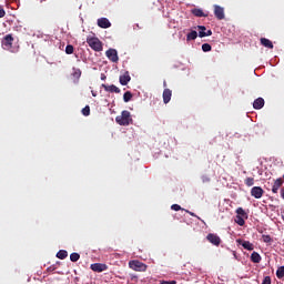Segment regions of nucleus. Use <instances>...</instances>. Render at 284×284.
Wrapping results in <instances>:
<instances>
[{"label": "nucleus", "mask_w": 284, "mask_h": 284, "mask_svg": "<svg viewBox=\"0 0 284 284\" xmlns=\"http://www.w3.org/2000/svg\"><path fill=\"white\" fill-rule=\"evenodd\" d=\"M1 45L2 49L7 50V52H11L12 54H17V52H19V45L14 44V37H12V33L2 38Z\"/></svg>", "instance_id": "1"}, {"label": "nucleus", "mask_w": 284, "mask_h": 284, "mask_svg": "<svg viewBox=\"0 0 284 284\" xmlns=\"http://www.w3.org/2000/svg\"><path fill=\"white\" fill-rule=\"evenodd\" d=\"M115 123H118V125H130V123H132V114L130 113V111L124 110L121 112V115H118L115 118Z\"/></svg>", "instance_id": "2"}, {"label": "nucleus", "mask_w": 284, "mask_h": 284, "mask_svg": "<svg viewBox=\"0 0 284 284\" xmlns=\"http://www.w3.org/2000/svg\"><path fill=\"white\" fill-rule=\"evenodd\" d=\"M87 43L91 47V50H94V52L103 51V42L97 37L88 38Z\"/></svg>", "instance_id": "3"}, {"label": "nucleus", "mask_w": 284, "mask_h": 284, "mask_svg": "<svg viewBox=\"0 0 284 284\" xmlns=\"http://www.w3.org/2000/svg\"><path fill=\"white\" fill-rule=\"evenodd\" d=\"M129 267L134 272H148V265L141 261L132 260L129 262Z\"/></svg>", "instance_id": "4"}, {"label": "nucleus", "mask_w": 284, "mask_h": 284, "mask_svg": "<svg viewBox=\"0 0 284 284\" xmlns=\"http://www.w3.org/2000/svg\"><path fill=\"white\" fill-rule=\"evenodd\" d=\"M105 55L112 63H119V52H116V49L106 50Z\"/></svg>", "instance_id": "5"}, {"label": "nucleus", "mask_w": 284, "mask_h": 284, "mask_svg": "<svg viewBox=\"0 0 284 284\" xmlns=\"http://www.w3.org/2000/svg\"><path fill=\"white\" fill-rule=\"evenodd\" d=\"M213 8H214L215 18L219 21H223V19H225V9L219 4L213 6Z\"/></svg>", "instance_id": "6"}, {"label": "nucleus", "mask_w": 284, "mask_h": 284, "mask_svg": "<svg viewBox=\"0 0 284 284\" xmlns=\"http://www.w3.org/2000/svg\"><path fill=\"white\" fill-rule=\"evenodd\" d=\"M206 241H209V243H211L212 245H215V247H219V245H221V237L214 233H209L206 235Z\"/></svg>", "instance_id": "7"}, {"label": "nucleus", "mask_w": 284, "mask_h": 284, "mask_svg": "<svg viewBox=\"0 0 284 284\" xmlns=\"http://www.w3.org/2000/svg\"><path fill=\"white\" fill-rule=\"evenodd\" d=\"M263 194H265V191H263V187L261 186H254L251 189V196H254V199H262Z\"/></svg>", "instance_id": "8"}, {"label": "nucleus", "mask_w": 284, "mask_h": 284, "mask_svg": "<svg viewBox=\"0 0 284 284\" xmlns=\"http://www.w3.org/2000/svg\"><path fill=\"white\" fill-rule=\"evenodd\" d=\"M236 243L237 245H242V247H244V250H247L248 252H252V250H254V244H252V242L250 241L237 239Z\"/></svg>", "instance_id": "9"}, {"label": "nucleus", "mask_w": 284, "mask_h": 284, "mask_svg": "<svg viewBox=\"0 0 284 284\" xmlns=\"http://www.w3.org/2000/svg\"><path fill=\"white\" fill-rule=\"evenodd\" d=\"M91 270L92 272H105L108 270V264H103V263H93L91 264Z\"/></svg>", "instance_id": "10"}, {"label": "nucleus", "mask_w": 284, "mask_h": 284, "mask_svg": "<svg viewBox=\"0 0 284 284\" xmlns=\"http://www.w3.org/2000/svg\"><path fill=\"white\" fill-rule=\"evenodd\" d=\"M283 178H278L274 180L273 186H272V192L273 194H278V190L283 186Z\"/></svg>", "instance_id": "11"}, {"label": "nucleus", "mask_w": 284, "mask_h": 284, "mask_svg": "<svg viewBox=\"0 0 284 284\" xmlns=\"http://www.w3.org/2000/svg\"><path fill=\"white\" fill-rule=\"evenodd\" d=\"M103 88V90L105 92H111V93H115V94H120L121 93V89H119L116 85L114 84H111V85H108V84H102L101 85Z\"/></svg>", "instance_id": "12"}, {"label": "nucleus", "mask_w": 284, "mask_h": 284, "mask_svg": "<svg viewBox=\"0 0 284 284\" xmlns=\"http://www.w3.org/2000/svg\"><path fill=\"white\" fill-rule=\"evenodd\" d=\"M98 26H99V28H102L104 30H106V28H112V23L110 22V20L108 18L98 19Z\"/></svg>", "instance_id": "13"}, {"label": "nucleus", "mask_w": 284, "mask_h": 284, "mask_svg": "<svg viewBox=\"0 0 284 284\" xmlns=\"http://www.w3.org/2000/svg\"><path fill=\"white\" fill-rule=\"evenodd\" d=\"M119 81L121 85H128L130 81H132V78L130 77V72L126 71L124 74L120 75Z\"/></svg>", "instance_id": "14"}, {"label": "nucleus", "mask_w": 284, "mask_h": 284, "mask_svg": "<svg viewBox=\"0 0 284 284\" xmlns=\"http://www.w3.org/2000/svg\"><path fill=\"white\" fill-rule=\"evenodd\" d=\"M264 105H265V100L263 98H257L253 102L254 110H262V108H264Z\"/></svg>", "instance_id": "15"}, {"label": "nucleus", "mask_w": 284, "mask_h": 284, "mask_svg": "<svg viewBox=\"0 0 284 284\" xmlns=\"http://www.w3.org/2000/svg\"><path fill=\"white\" fill-rule=\"evenodd\" d=\"M261 44L264 45V48H268V50H274V43L267 38H261Z\"/></svg>", "instance_id": "16"}, {"label": "nucleus", "mask_w": 284, "mask_h": 284, "mask_svg": "<svg viewBox=\"0 0 284 284\" xmlns=\"http://www.w3.org/2000/svg\"><path fill=\"white\" fill-rule=\"evenodd\" d=\"M169 101H172V90L164 89L163 91V102L168 104Z\"/></svg>", "instance_id": "17"}, {"label": "nucleus", "mask_w": 284, "mask_h": 284, "mask_svg": "<svg viewBox=\"0 0 284 284\" xmlns=\"http://www.w3.org/2000/svg\"><path fill=\"white\" fill-rule=\"evenodd\" d=\"M191 12L194 17H207V14H205V12L202 11V9L195 8L192 9Z\"/></svg>", "instance_id": "18"}, {"label": "nucleus", "mask_w": 284, "mask_h": 284, "mask_svg": "<svg viewBox=\"0 0 284 284\" xmlns=\"http://www.w3.org/2000/svg\"><path fill=\"white\" fill-rule=\"evenodd\" d=\"M251 261L252 263H261V254H258V252H253L251 254Z\"/></svg>", "instance_id": "19"}, {"label": "nucleus", "mask_w": 284, "mask_h": 284, "mask_svg": "<svg viewBox=\"0 0 284 284\" xmlns=\"http://www.w3.org/2000/svg\"><path fill=\"white\" fill-rule=\"evenodd\" d=\"M199 37V32L196 31H191L190 33L186 34V41H194Z\"/></svg>", "instance_id": "20"}, {"label": "nucleus", "mask_w": 284, "mask_h": 284, "mask_svg": "<svg viewBox=\"0 0 284 284\" xmlns=\"http://www.w3.org/2000/svg\"><path fill=\"white\" fill-rule=\"evenodd\" d=\"M57 258H60L61 261H63L64 258H68V251L65 250H60L57 253Z\"/></svg>", "instance_id": "21"}, {"label": "nucleus", "mask_w": 284, "mask_h": 284, "mask_svg": "<svg viewBox=\"0 0 284 284\" xmlns=\"http://www.w3.org/2000/svg\"><path fill=\"white\" fill-rule=\"evenodd\" d=\"M123 101H124V103H130V101H132V92L126 91V92L123 94Z\"/></svg>", "instance_id": "22"}, {"label": "nucleus", "mask_w": 284, "mask_h": 284, "mask_svg": "<svg viewBox=\"0 0 284 284\" xmlns=\"http://www.w3.org/2000/svg\"><path fill=\"white\" fill-rule=\"evenodd\" d=\"M79 258H81V255L79 253H71L70 254V261L72 263H77V261H79Z\"/></svg>", "instance_id": "23"}, {"label": "nucleus", "mask_w": 284, "mask_h": 284, "mask_svg": "<svg viewBox=\"0 0 284 284\" xmlns=\"http://www.w3.org/2000/svg\"><path fill=\"white\" fill-rule=\"evenodd\" d=\"M235 223H237V225H240L241 227H243V225H245V220L243 219V216L236 215Z\"/></svg>", "instance_id": "24"}, {"label": "nucleus", "mask_w": 284, "mask_h": 284, "mask_svg": "<svg viewBox=\"0 0 284 284\" xmlns=\"http://www.w3.org/2000/svg\"><path fill=\"white\" fill-rule=\"evenodd\" d=\"M276 276H277V278H283L284 277V266H280L277 268Z\"/></svg>", "instance_id": "25"}, {"label": "nucleus", "mask_w": 284, "mask_h": 284, "mask_svg": "<svg viewBox=\"0 0 284 284\" xmlns=\"http://www.w3.org/2000/svg\"><path fill=\"white\" fill-rule=\"evenodd\" d=\"M244 183L247 185V187H252V185H254V178H246Z\"/></svg>", "instance_id": "26"}, {"label": "nucleus", "mask_w": 284, "mask_h": 284, "mask_svg": "<svg viewBox=\"0 0 284 284\" xmlns=\"http://www.w3.org/2000/svg\"><path fill=\"white\" fill-rule=\"evenodd\" d=\"M236 214L237 216L247 217V213H245V210H243V207H239L236 210Z\"/></svg>", "instance_id": "27"}, {"label": "nucleus", "mask_w": 284, "mask_h": 284, "mask_svg": "<svg viewBox=\"0 0 284 284\" xmlns=\"http://www.w3.org/2000/svg\"><path fill=\"white\" fill-rule=\"evenodd\" d=\"M65 53L67 54H74V47L72 44H68L65 47Z\"/></svg>", "instance_id": "28"}, {"label": "nucleus", "mask_w": 284, "mask_h": 284, "mask_svg": "<svg viewBox=\"0 0 284 284\" xmlns=\"http://www.w3.org/2000/svg\"><path fill=\"white\" fill-rule=\"evenodd\" d=\"M200 39H203L204 37H212V30H207L206 32H199Z\"/></svg>", "instance_id": "29"}, {"label": "nucleus", "mask_w": 284, "mask_h": 284, "mask_svg": "<svg viewBox=\"0 0 284 284\" xmlns=\"http://www.w3.org/2000/svg\"><path fill=\"white\" fill-rule=\"evenodd\" d=\"M202 50H203V52H211L212 45L210 43H204V44H202Z\"/></svg>", "instance_id": "30"}, {"label": "nucleus", "mask_w": 284, "mask_h": 284, "mask_svg": "<svg viewBox=\"0 0 284 284\" xmlns=\"http://www.w3.org/2000/svg\"><path fill=\"white\" fill-rule=\"evenodd\" d=\"M83 116H90V105H87L82 109Z\"/></svg>", "instance_id": "31"}, {"label": "nucleus", "mask_w": 284, "mask_h": 284, "mask_svg": "<svg viewBox=\"0 0 284 284\" xmlns=\"http://www.w3.org/2000/svg\"><path fill=\"white\" fill-rule=\"evenodd\" d=\"M73 77L79 79V77H81V69L73 68Z\"/></svg>", "instance_id": "32"}, {"label": "nucleus", "mask_w": 284, "mask_h": 284, "mask_svg": "<svg viewBox=\"0 0 284 284\" xmlns=\"http://www.w3.org/2000/svg\"><path fill=\"white\" fill-rule=\"evenodd\" d=\"M262 240L264 243H272V236L270 235H262Z\"/></svg>", "instance_id": "33"}, {"label": "nucleus", "mask_w": 284, "mask_h": 284, "mask_svg": "<svg viewBox=\"0 0 284 284\" xmlns=\"http://www.w3.org/2000/svg\"><path fill=\"white\" fill-rule=\"evenodd\" d=\"M171 210H174V212H179V211H181L183 209L179 204H173V205H171Z\"/></svg>", "instance_id": "34"}, {"label": "nucleus", "mask_w": 284, "mask_h": 284, "mask_svg": "<svg viewBox=\"0 0 284 284\" xmlns=\"http://www.w3.org/2000/svg\"><path fill=\"white\" fill-rule=\"evenodd\" d=\"M210 181H211L210 176H207V175L202 176V182L203 183H210Z\"/></svg>", "instance_id": "35"}, {"label": "nucleus", "mask_w": 284, "mask_h": 284, "mask_svg": "<svg viewBox=\"0 0 284 284\" xmlns=\"http://www.w3.org/2000/svg\"><path fill=\"white\" fill-rule=\"evenodd\" d=\"M3 17H6V10L3 7H0V19H3Z\"/></svg>", "instance_id": "36"}, {"label": "nucleus", "mask_w": 284, "mask_h": 284, "mask_svg": "<svg viewBox=\"0 0 284 284\" xmlns=\"http://www.w3.org/2000/svg\"><path fill=\"white\" fill-rule=\"evenodd\" d=\"M197 30H200L199 32H206L207 28L205 26H197Z\"/></svg>", "instance_id": "37"}, {"label": "nucleus", "mask_w": 284, "mask_h": 284, "mask_svg": "<svg viewBox=\"0 0 284 284\" xmlns=\"http://www.w3.org/2000/svg\"><path fill=\"white\" fill-rule=\"evenodd\" d=\"M160 284H176V281H162Z\"/></svg>", "instance_id": "38"}, {"label": "nucleus", "mask_w": 284, "mask_h": 284, "mask_svg": "<svg viewBox=\"0 0 284 284\" xmlns=\"http://www.w3.org/2000/svg\"><path fill=\"white\" fill-rule=\"evenodd\" d=\"M54 270H57V267H55L54 265H52V266H50V267L48 268V272H54Z\"/></svg>", "instance_id": "39"}, {"label": "nucleus", "mask_w": 284, "mask_h": 284, "mask_svg": "<svg viewBox=\"0 0 284 284\" xmlns=\"http://www.w3.org/2000/svg\"><path fill=\"white\" fill-rule=\"evenodd\" d=\"M281 196L284 200V187L281 189Z\"/></svg>", "instance_id": "40"}, {"label": "nucleus", "mask_w": 284, "mask_h": 284, "mask_svg": "<svg viewBox=\"0 0 284 284\" xmlns=\"http://www.w3.org/2000/svg\"><path fill=\"white\" fill-rule=\"evenodd\" d=\"M105 79H106L105 74H102V75H101V80H102V81H105Z\"/></svg>", "instance_id": "41"}, {"label": "nucleus", "mask_w": 284, "mask_h": 284, "mask_svg": "<svg viewBox=\"0 0 284 284\" xmlns=\"http://www.w3.org/2000/svg\"><path fill=\"white\" fill-rule=\"evenodd\" d=\"M187 212V214H190L191 216H196V214H194V213H192V212H190V211H186Z\"/></svg>", "instance_id": "42"}, {"label": "nucleus", "mask_w": 284, "mask_h": 284, "mask_svg": "<svg viewBox=\"0 0 284 284\" xmlns=\"http://www.w3.org/2000/svg\"><path fill=\"white\" fill-rule=\"evenodd\" d=\"M163 85H164V88H165V85H168V82L164 81Z\"/></svg>", "instance_id": "43"}]
</instances>
